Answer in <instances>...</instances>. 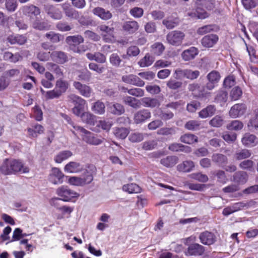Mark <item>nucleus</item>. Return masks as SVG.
<instances>
[{"label":"nucleus","instance_id":"f257e3e1","mask_svg":"<svg viewBox=\"0 0 258 258\" xmlns=\"http://www.w3.org/2000/svg\"><path fill=\"white\" fill-rule=\"evenodd\" d=\"M0 171L3 174L8 175L19 172L27 173L29 172V168L20 159H6L0 166Z\"/></svg>","mask_w":258,"mask_h":258},{"label":"nucleus","instance_id":"f03ea898","mask_svg":"<svg viewBox=\"0 0 258 258\" xmlns=\"http://www.w3.org/2000/svg\"><path fill=\"white\" fill-rule=\"evenodd\" d=\"M73 128L75 131L71 130L72 133L76 136V131L81 134L83 141L85 142L88 144L92 145H98L102 143V140L101 139L98 138L94 134L84 127L79 125H74Z\"/></svg>","mask_w":258,"mask_h":258},{"label":"nucleus","instance_id":"7ed1b4c3","mask_svg":"<svg viewBox=\"0 0 258 258\" xmlns=\"http://www.w3.org/2000/svg\"><path fill=\"white\" fill-rule=\"evenodd\" d=\"M191 237H189L184 239L183 243L187 247L184 250V254L187 256H200L203 255L206 251L205 247L196 242L190 243Z\"/></svg>","mask_w":258,"mask_h":258},{"label":"nucleus","instance_id":"20e7f679","mask_svg":"<svg viewBox=\"0 0 258 258\" xmlns=\"http://www.w3.org/2000/svg\"><path fill=\"white\" fill-rule=\"evenodd\" d=\"M84 42V39L81 35L68 36L66 38V42L69 46L70 49L74 52L78 53H81L86 51L84 45L79 46L80 44Z\"/></svg>","mask_w":258,"mask_h":258},{"label":"nucleus","instance_id":"39448f33","mask_svg":"<svg viewBox=\"0 0 258 258\" xmlns=\"http://www.w3.org/2000/svg\"><path fill=\"white\" fill-rule=\"evenodd\" d=\"M69 101L74 105L72 108V111L74 114L79 116L84 112L85 107L86 105V101L81 97L72 94L68 96Z\"/></svg>","mask_w":258,"mask_h":258},{"label":"nucleus","instance_id":"423d86ee","mask_svg":"<svg viewBox=\"0 0 258 258\" xmlns=\"http://www.w3.org/2000/svg\"><path fill=\"white\" fill-rule=\"evenodd\" d=\"M187 89L191 94L196 98H204L209 97L211 93L206 89V85H201L197 82H194L188 85Z\"/></svg>","mask_w":258,"mask_h":258},{"label":"nucleus","instance_id":"0eeeda50","mask_svg":"<svg viewBox=\"0 0 258 258\" xmlns=\"http://www.w3.org/2000/svg\"><path fill=\"white\" fill-rule=\"evenodd\" d=\"M57 195L60 198L53 199V201L55 200H62L64 202H70L74 198H77L79 197L80 195L71 190L67 186H61L58 188L56 190Z\"/></svg>","mask_w":258,"mask_h":258},{"label":"nucleus","instance_id":"6e6552de","mask_svg":"<svg viewBox=\"0 0 258 258\" xmlns=\"http://www.w3.org/2000/svg\"><path fill=\"white\" fill-rule=\"evenodd\" d=\"M185 37V34L180 31L174 30L168 33L166 35L168 43L173 46H178L181 45Z\"/></svg>","mask_w":258,"mask_h":258},{"label":"nucleus","instance_id":"1a4fd4ad","mask_svg":"<svg viewBox=\"0 0 258 258\" xmlns=\"http://www.w3.org/2000/svg\"><path fill=\"white\" fill-rule=\"evenodd\" d=\"M98 29L101 32L103 40L105 42H112L114 39V28L102 24L98 27Z\"/></svg>","mask_w":258,"mask_h":258},{"label":"nucleus","instance_id":"9d476101","mask_svg":"<svg viewBox=\"0 0 258 258\" xmlns=\"http://www.w3.org/2000/svg\"><path fill=\"white\" fill-rule=\"evenodd\" d=\"M221 78L220 73L217 71H212L207 76L208 82L206 84L207 90L211 91L217 85Z\"/></svg>","mask_w":258,"mask_h":258},{"label":"nucleus","instance_id":"9b49d317","mask_svg":"<svg viewBox=\"0 0 258 258\" xmlns=\"http://www.w3.org/2000/svg\"><path fill=\"white\" fill-rule=\"evenodd\" d=\"M151 117V112L147 109H142L134 114L133 121L136 124H142Z\"/></svg>","mask_w":258,"mask_h":258},{"label":"nucleus","instance_id":"f8f14e48","mask_svg":"<svg viewBox=\"0 0 258 258\" xmlns=\"http://www.w3.org/2000/svg\"><path fill=\"white\" fill-rule=\"evenodd\" d=\"M28 136L31 139L36 138L44 133L45 128L43 125L37 122L32 123L27 128Z\"/></svg>","mask_w":258,"mask_h":258},{"label":"nucleus","instance_id":"ddd939ff","mask_svg":"<svg viewBox=\"0 0 258 258\" xmlns=\"http://www.w3.org/2000/svg\"><path fill=\"white\" fill-rule=\"evenodd\" d=\"M247 110V106L244 103H236L233 105L229 111V116L237 118L243 115Z\"/></svg>","mask_w":258,"mask_h":258},{"label":"nucleus","instance_id":"4468645a","mask_svg":"<svg viewBox=\"0 0 258 258\" xmlns=\"http://www.w3.org/2000/svg\"><path fill=\"white\" fill-rule=\"evenodd\" d=\"M96 172V168L94 165H90L87 166L80 177L82 179L84 185L90 184L93 180Z\"/></svg>","mask_w":258,"mask_h":258},{"label":"nucleus","instance_id":"2eb2a0df","mask_svg":"<svg viewBox=\"0 0 258 258\" xmlns=\"http://www.w3.org/2000/svg\"><path fill=\"white\" fill-rule=\"evenodd\" d=\"M200 242L204 245H211L215 243L217 237L215 234L208 231H205L201 232L199 235Z\"/></svg>","mask_w":258,"mask_h":258},{"label":"nucleus","instance_id":"dca6fc26","mask_svg":"<svg viewBox=\"0 0 258 258\" xmlns=\"http://www.w3.org/2000/svg\"><path fill=\"white\" fill-rule=\"evenodd\" d=\"M121 80L123 82L126 84L138 87H143L145 85L144 81L138 76L133 74L123 76L121 78Z\"/></svg>","mask_w":258,"mask_h":258},{"label":"nucleus","instance_id":"f3484780","mask_svg":"<svg viewBox=\"0 0 258 258\" xmlns=\"http://www.w3.org/2000/svg\"><path fill=\"white\" fill-rule=\"evenodd\" d=\"M195 5L201 12L205 9L208 11H213L216 7L215 0H196Z\"/></svg>","mask_w":258,"mask_h":258},{"label":"nucleus","instance_id":"a211bd4d","mask_svg":"<svg viewBox=\"0 0 258 258\" xmlns=\"http://www.w3.org/2000/svg\"><path fill=\"white\" fill-rule=\"evenodd\" d=\"M50 57L52 61L58 64H64L69 60L67 53L62 51H52Z\"/></svg>","mask_w":258,"mask_h":258},{"label":"nucleus","instance_id":"6ab92c4d","mask_svg":"<svg viewBox=\"0 0 258 258\" xmlns=\"http://www.w3.org/2000/svg\"><path fill=\"white\" fill-rule=\"evenodd\" d=\"M140 25L135 20L128 21L123 23L122 28L123 31L127 34H133L137 32Z\"/></svg>","mask_w":258,"mask_h":258},{"label":"nucleus","instance_id":"aec40b11","mask_svg":"<svg viewBox=\"0 0 258 258\" xmlns=\"http://www.w3.org/2000/svg\"><path fill=\"white\" fill-rule=\"evenodd\" d=\"M64 174L57 168H53L52 169V173L49 176V180L53 184H57L61 183L63 182Z\"/></svg>","mask_w":258,"mask_h":258},{"label":"nucleus","instance_id":"412c9836","mask_svg":"<svg viewBox=\"0 0 258 258\" xmlns=\"http://www.w3.org/2000/svg\"><path fill=\"white\" fill-rule=\"evenodd\" d=\"M73 86L79 91L81 95L85 97H90L91 96L92 90L90 86L76 81L74 82Z\"/></svg>","mask_w":258,"mask_h":258},{"label":"nucleus","instance_id":"4be33fe9","mask_svg":"<svg viewBox=\"0 0 258 258\" xmlns=\"http://www.w3.org/2000/svg\"><path fill=\"white\" fill-rule=\"evenodd\" d=\"M45 12L53 19L59 20L62 18L60 10L57 7L52 5H47L44 8Z\"/></svg>","mask_w":258,"mask_h":258},{"label":"nucleus","instance_id":"5701e85b","mask_svg":"<svg viewBox=\"0 0 258 258\" xmlns=\"http://www.w3.org/2000/svg\"><path fill=\"white\" fill-rule=\"evenodd\" d=\"M219 37L216 34H210L205 36L201 40L203 46L207 48L213 47L218 41Z\"/></svg>","mask_w":258,"mask_h":258},{"label":"nucleus","instance_id":"b1692460","mask_svg":"<svg viewBox=\"0 0 258 258\" xmlns=\"http://www.w3.org/2000/svg\"><path fill=\"white\" fill-rule=\"evenodd\" d=\"M241 142L245 146L252 147L258 144V139L255 135L246 133L242 138Z\"/></svg>","mask_w":258,"mask_h":258},{"label":"nucleus","instance_id":"393cba45","mask_svg":"<svg viewBox=\"0 0 258 258\" xmlns=\"http://www.w3.org/2000/svg\"><path fill=\"white\" fill-rule=\"evenodd\" d=\"M199 53V50L196 47H190L184 50L181 53V57L184 61H189L194 59Z\"/></svg>","mask_w":258,"mask_h":258},{"label":"nucleus","instance_id":"a878e982","mask_svg":"<svg viewBox=\"0 0 258 258\" xmlns=\"http://www.w3.org/2000/svg\"><path fill=\"white\" fill-rule=\"evenodd\" d=\"M195 166V163L191 160H185L176 166V169L180 172L187 173L191 171Z\"/></svg>","mask_w":258,"mask_h":258},{"label":"nucleus","instance_id":"bb28decb","mask_svg":"<svg viewBox=\"0 0 258 258\" xmlns=\"http://www.w3.org/2000/svg\"><path fill=\"white\" fill-rule=\"evenodd\" d=\"M93 13L94 15L97 16L102 20L107 21L110 19L112 15L111 13L101 7H96L93 10Z\"/></svg>","mask_w":258,"mask_h":258},{"label":"nucleus","instance_id":"cd10ccee","mask_svg":"<svg viewBox=\"0 0 258 258\" xmlns=\"http://www.w3.org/2000/svg\"><path fill=\"white\" fill-rule=\"evenodd\" d=\"M64 169L69 173H79L83 170V166L79 162L71 161L66 165Z\"/></svg>","mask_w":258,"mask_h":258},{"label":"nucleus","instance_id":"c85d7f7f","mask_svg":"<svg viewBox=\"0 0 258 258\" xmlns=\"http://www.w3.org/2000/svg\"><path fill=\"white\" fill-rule=\"evenodd\" d=\"M23 13L28 16H37L40 14V10L34 5L25 6L21 9Z\"/></svg>","mask_w":258,"mask_h":258},{"label":"nucleus","instance_id":"c756f323","mask_svg":"<svg viewBox=\"0 0 258 258\" xmlns=\"http://www.w3.org/2000/svg\"><path fill=\"white\" fill-rule=\"evenodd\" d=\"M7 41L11 44L23 45L27 41V38L23 35H11L7 38Z\"/></svg>","mask_w":258,"mask_h":258},{"label":"nucleus","instance_id":"7c9ffc66","mask_svg":"<svg viewBox=\"0 0 258 258\" xmlns=\"http://www.w3.org/2000/svg\"><path fill=\"white\" fill-rule=\"evenodd\" d=\"M168 149L172 152H183L189 153L191 152V147L179 143H173L169 146Z\"/></svg>","mask_w":258,"mask_h":258},{"label":"nucleus","instance_id":"2f4dec72","mask_svg":"<svg viewBox=\"0 0 258 258\" xmlns=\"http://www.w3.org/2000/svg\"><path fill=\"white\" fill-rule=\"evenodd\" d=\"M219 30V26L216 24H210L200 27L197 30V33L202 35L211 32H218Z\"/></svg>","mask_w":258,"mask_h":258},{"label":"nucleus","instance_id":"473e14b6","mask_svg":"<svg viewBox=\"0 0 258 258\" xmlns=\"http://www.w3.org/2000/svg\"><path fill=\"white\" fill-rule=\"evenodd\" d=\"M46 68L49 71L53 73L56 78L63 77L64 74L61 68L56 63L53 62H47L46 64Z\"/></svg>","mask_w":258,"mask_h":258},{"label":"nucleus","instance_id":"72a5a7b5","mask_svg":"<svg viewBox=\"0 0 258 258\" xmlns=\"http://www.w3.org/2000/svg\"><path fill=\"white\" fill-rule=\"evenodd\" d=\"M142 104L144 107L152 108L158 107L160 105V102L157 99L150 97L142 99Z\"/></svg>","mask_w":258,"mask_h":258},{"label":"nucleus","instance_id":"f704fd0d","mask_svg":"<svg viewBox=\"0 0 258 258\" xmlns=\"http://www.w3.org/2000/svg\"><path fill=\"white\" fill-rule=\"evenodd\" d=\"M178 161V158L176 156H168L160 160V163L165 167L171 168L176 165Z\"/></svg>","mask_w":258,"mask_h":258},{"label":"nucleus","instance_id":"c9c22d12","mask_svg":"<svg viewBox=\"0 0 258 258\" xmlns=\"http://www.w3.org/2000/svg\"><path fill=\"white\" fill-rule=\"evenodd\" d=\"M187 15L191 18L197 19H205L210 16V14L205 10H202L201 12L200 10H198L196 6V11L188 12Z\"/></svg>","mask_w":258,"mask_h":258},{"label":"nucleus","instance_id":"e433bc0d","mask_svg":"<svg viewBox=\"0 0 258 258\" xmlns=\"http://www.w3.org/2000/svg\"><path fill=\"white\" fill-rule=\"evenodd\" d=\"M212 160L219 166H223L228 162V158L225 155L220 153H214L212 156Z\"/></svg>","mask_w":258,"mask_h":258},{"label":"nucleus","instance_id":"4c0bfd02","mask_svg":"<svg viewBox=\"0 0 258 258\" xmlns=\"http://www.w3.org/2000/svg\"><path fill=\"white\" fill-rule=\"evenodd\" d=\"M216 110V109L214 105H209L200 111L199 113V115L202 118H205L213 115Z\"/></svg>","mask_w":258,"mask_h":258},{"label":"nucleus","instance_id":"58836bf2","mask_svg":"<svg viewBox=\"0 0 258 258\" xmlns=\"http://www.w3.org/2000/svg\"><path fill=\"white\" fill-rule=\"evenodd\" d=\"M69 87V84L67 81L59 78L56 81L54 88L62 95L67 91Z\"/></svg>","mask_w":258,"mask_h":258},{"label":"nucleus","instance_id":"ea45409f","mask_svg":"<svg viewBox=\"0 0 258 258\" xmlns=\"http://www.w3.org/2000/svg\"><path fill=\"white\" fill-rule=\"evenodd\" d=\"M252 202H239L230 205L234 213L242 210L244 209H248L251 205Z\"/></svg>","mask_w":258,"mask_h":258},{"label":"nucleus","instance_id":"a19ab883","mask_svg":"<svg viewBox=\"0 0 258 258\" xmlns=\"http://www.w3.org/2000/svg\"><path fill=\"white\" fill-rule=\"evenodd\" d=\"M129 130L126 127H116L113 128V134L115 137L119 139H124L129 134Z\"/></svg>","mask_w":258,"mask_h":258},{"label":"nucleus","instance_id":"79ce46f5","mask_svg":"<svg viewBox=\"0 0 258 258\" xmlns=\"http://www.w3.org/2000/svg\"><path fill=\"white\" fill-rule=\"evenodd\" d=\"M248 179V175L244 171H237L233 175V180L239 184H244L246 182Z\"/></svg>","mask_w":258,"mask_h":258},{"label":"nucleus","instance_id":"37998d69","mask_svg":"<svg viewBox=\"0 0 258 258\" xmlns=\"http://www.w3.org/2000/svg\"><path fill=\"white\" fill-rule=\"evenodd\" d=\"M21 58L22 56L19 53L13 54L11 52L6 51L3 54V59L5 60L13 63L18 62Z\"/></svg>","mask_w":258,"mask_h":258},{"label":"nucleus","instance_id":"c03bdc74","mask_svg":"<svg viewBox=\"0 0 258 258\" xmlns=\"http://www.w3.org/2000/svg\"><path fill=\"white\" fill-rule=\"evenodd\" d=\"M177 18L167 17L162 21V24L167 29H172L178 25Z\"/></svg>","mask_w":258,"mask_h":258},{"label":"nucleus","instance_id":"a18cd8bd","mask_svg":"<svg viewBox=\"0 0 258 258\" xmlns=\"http://www.w3.org/2000/svg\"><path fill=\"white\" fill-rule=\"evenodd\" d=\"M228 99V93L225 90L220 89L217 91L215 98V101L219 103L221 105L224 104Z\"/></svg>","mask_w":258,"mask_h":258},{"label":"nucleus","instance_id":"49530a36","mask_svg":"<svg viewBox=\"0 0 258 258\" xmlns=\"http://www.w3.org/2000/svg\"><path fill=\"white\" fill-rule=\"evenodd\" d=\"M73 156V153L69 150H64L60 152L57 154L55 158L54 161L57 163H61L64 160H66Z\"/></svg>","mask_w":258,"mask_h":258},{"label":"nucleus","instance_id":"de8ad7c7","mask_svg":"<svg viewBox=\"0 0 258 258\" xmlns=\"http://www.w3.org/2000/svg\"><path fill=\"white\" fill-rule=\"evenodd\" d=\"M79 116L81 117L84 122L90 125H94L96 117L92 113L88 112H83Z\"/></svg>","mask_w":258,"mask_h":258},{"label":"nucleus","instance_id":"09e8293b","mask_svg":"<svg viewBox=\"0 0 258 258\" xmlns=\"http://www.w3.org/2000/svg\"><path fill=\"white\" fill-rule=\"evenodd\" d=\"M181 142L187 144H192L198 142V138L191 134H185L180 137Z\"/></svg>","mask_w":258,"mask_h":258},{"label":"nucleus","instance_id":"8fccbe9b","mask_svg":"<svg viewBox=\"0 0 258 258\" xmlns=\"http://www.w3.org/2000/svg\"><path fill=\"white\" fill-rule=\"evenodd\" d=\"M40 91L47 100L58 98L61 95V94L55 88L52 90L48 91H45L41 88Z\"/></svg>","mask_w":258,"mask_h":258},{"label":"nucleus","instance_id":"3c124183","mask_svg":"<svg viewBox=\"0 0 258 258\" xmlns=\"http://www.w3.org/2000/svg\"><path fill=\"white\" fill-rule=\"evenodd\" d=\"M63 10L68 17L72 19H78L79 17V14L78 11L67 5H63Z\"/></svg>","mask_w":258,"mask_h":258},{"label":"nucleus","instance_id":"603ef678","mask_svg":"<svg viewBox=\"0 0 258 258\" xmlns=\"http://www.w3.org/2000/svg\"><path fill=\"white\" fill-rule=\"evenodd\" d=\"M201 123L199 120H190L186 122L184 127L189 131H195L201 128Z\"/></svg>","mask_w":258,"mask_h":258},{"label":"nucleus","instance_id":"864d4df0","mask_svg":"<svg viewBox=\"0 0 258 258\" xmlns=\"http://www.w3.org/2000/svg\"><path fill=\"white\" fill-rule=\"evenodd\" d=\"M254 116L249 120L247 126L249 128H254L258 131V108L253 111Z\"/></svg>","mask_w":258,"mask_h":258},{"label":"nucleus","instance_id":"5fc2aeb1","mask_svg":"<svg viewBox=\"0 0 258 258\" xmlns=\"http://www.w3.org/2000/svg\"><path fill=\"white\" fill-rule=\"evenodd\" d=\"M165 46L161 42H155L151 46V52L155 55H160L164 51Z\"/></svg>","mask_w":258,"mask_h":258},{"label":"nucleus","instance_id":"6e6d98bb","mask_svg":"<svg viewBox=\"0 0 258 258\" xmlns=\"http://www.w3.org/2000/svg\"><path fill=\"white\" fill-rule=\"evenodd\" d=\"M251 156L249 150L244 149L237 151L234 154V158L237 160H241L249 158Z\"/></svg>","mask_w":258,"mask_h":258},{"label":"nucleus","instance_id":"4d7b16f0","mask_svg":"<svg viewBox=\"0 0 258 258\" xmlns=\"http://www.w3.org/2000/svg\"><path fill=\"white\" fill-rule=\"evenodd\" d=\"M122 189L130 194L138 193L141 191L140 187L136 183L125 184L122 186Z\"/></svg>","mask_w":258,"mask_h":258},{"label":"nucleus","instance_id":"13d9d810","mask_svg":"<svg viewBox=\"0 0 258 258\" xmlns=\"http://www.w3.org/2000/svg\"><path fill=\"white\" fill-rule=\"evenodd\" d=\"M92 110L96 114H103L105 113V106L102 102L98 100L94 103Z\"/></svg>","mask_w":258,"mask_h":258},{"label":"nucleus","instance_id":"bf43d9fd","mask_svg":"<svg viewBox=\"0 0 258 258\" xmlns=\"http://www.w3.org/2000/svg\"><path fill=\"white\" fill-rule=\"evenodd\" d=\"M243 127V123L242 121L238 120H234L231 121L227 125V128L230 131H239Z\"/></svg>","mask_w":258,"mask_h":258},{"label":"nucleus","instance_id":"052dcab7","mask_svg":"<svg viewBox=\"0 0 258 258\" xmlns=\"http://www.w3.org/2000/svg\"><path fill=\"white\" fill-rule=\"evenodd\" d=\"M34 29L41 31L49 30L50 29V25L45 21H36L33 25Z\"/></svg>","mask_w":258,"mask_h":258},{"label":"nucleus","instance_id":"680f3d73","mask_svg":"<svg viewBox=\"0 0 258 258\" xmlns=\"http://www.w3.org/2000/svg\"><path fill=\"white\" fill-rule=\"evenodd\" d=\"M123 102L125 104H127L134 108H138L140 106V103L139 100L136 99L135 98L131 96H126L124 97L123 99Z\"/></svg>","mask_w":258,"mask_h":258},{"label":"nucleus","instance_id":"e2e57ef3","mask_svg":"<svg viewBox=\"0 0 258 258\" xmlns=\"http://www.w3.org/2000/svg\"><path fill=\"white\" fill-rule=\"evenodd\" d=\"M246 50L249 56V59L251 62L258 63V56L256 54V51L254 47L246 44Z\"/></svg>","mask_w":258,"mask_h":258},{"label":"nucleus","instance_id":"0e129e2a","mask_svg":"<svg viewBox=\"0 0 258 258\" xmlns=\"http://www.w3.org/2000/svg\"><path fill=\"white\" fill-rule=\"evenodd\" d=\"M242 94V91L241 89L236 86L234 87L230 91V97L232 101H236L238 100Z\"/></svg>","mask_w":258,"mask_h":258},{"label":"nucleus","instance_id":"69168bd1","mask_svg":"<svg viewBox=\"0 0 258 258\" xmlns=\"http://www.w3.org/2000/svg\"><path fill=\"white\" fill-rule=\"evenodd\" d=\"M153 61V58L151 56L149 53H147L145 56L139 61L138 64L141 67H146L151 66Z\"/></svg>","mask_w":258,"mask_h":258},{"label":"nucleus","instance_id":"338daca9","mask_svg":"<svg viewBox=\"0 0 258 258\" xmlns=\"http://www.w3.org/2000/svg\"><path fill=\"white\" fill-rule=\"evenodd\" d=\"M110 108L111 112L114 115H121L125 111L123 106L119 103H114Z\"/></svg>","mask_w":258,"mask_h":258},{"label":"nucleus","instance_id":"774afa93","mask_svg":"<svg viewBox=\"0 0 258 258\" xmlns=\"http://www.w3.org/2000/svg\"><path fill=\"white\" fill-rule=\"evenodd\" d=\"M190 177L201 182H206L209 180L208 176L201 172L192 173L190 175Z\"/></svg>","mask_w":258,"mask_h":258}]
</instances>
